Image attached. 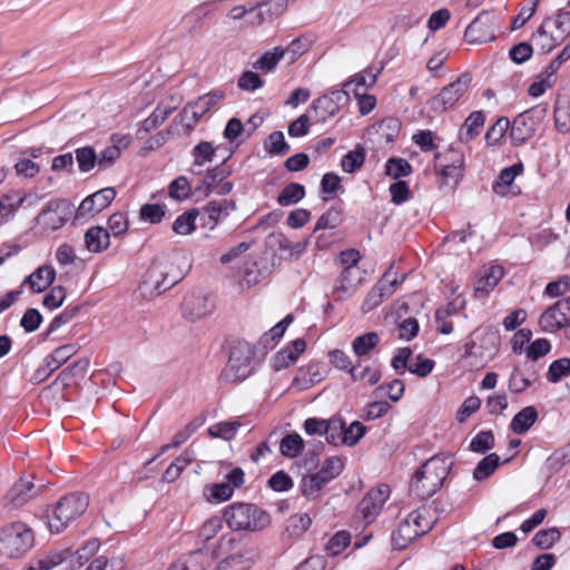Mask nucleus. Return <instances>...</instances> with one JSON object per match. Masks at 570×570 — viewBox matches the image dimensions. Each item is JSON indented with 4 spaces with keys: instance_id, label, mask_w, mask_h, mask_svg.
Here are the masks:
<instances>
[{
    "instance_id": "61",
    "label": "nucleus",
    "mask_w": 570,
    "mask_h": 570,
    "mask_svg": "<svg viewBox=\"0 0 570 570\" xmlns=\"http://www.w3.org/2000/svg\"><path fill=\"white\" fill-rule=\"evenodd\" d=\"M494 446V435L492 431L479 432L470 442V450L476 453H485Z\"/></svg>"
},
{
    "instance_id": "56",
    "label": "nucleus",
    "mask_w": 570,
    "mask_h": 570,
    "mask_svg": "<svg viewBox=\"0 0 570 570\" xmlns=\"http://www.w3.org/2000/svg\"><path fill=\"white\" fill-rule=\"evenodd\" d=\"M510 127V121L507 117L499 118L487 131L485 141L490 146L498 145L504 137Z\"/></svg>"
},
{
    "instance_id": "5",
    "label": "nucleus",
    "mask_w": 570,
    "mask_h": 570,
    "mask_svg": "<svg viewBox=\"0 0 570 570\" xmlns=\"http://www.w3.org/2000/svg\"><path fill=\"white\" fill-rule=\"evenodd\" d=\"M464 153L458 147L451 145L434 154V169L440 177V186H458L464 177Z\"/></svg>"
},
{
    "instance_id": "33",
    "label": "nucleus",
    "mask_w": 570,
    "mask_h": 570,
    "mask_svg": "<svg viewBox=\"0 0 570 570\" xmlns=\"http://www.w3.org/2000/svg\"><path fill=\"white\" fill-rule=\"evenodd\" d=\"M537 419V409L532 405L525 406L512 417L510 429L517 434H523L535 423Z\"/></svg>"
},
{
    "instance_id": "44",
    "label": "nucleus",
    "mask_w": 570,
    "mask_h": 570,
    "mask_svg": "<svg viewBox=\"0 0 570 570\" xmlns=\"http://www.w3.org/2000/svg\"><path fill=\"white\" fill-rule=\"evenodd\" d=\"M28 199L29 197L22 196L17 190H11L10 193L1 196L0 208L3 210V217L9 218L12 216Z\"/></svg>"
},
{
    "instance_id": "46",
    "label": "nucleus",
    "mask_w": 570,
    "mask_h": 570,
    "mask_svg": "<svg viewBox=\"0 0 570 570\" xmlns=\"http://www.w3.org/2000/svg\"><path fill=\"white\" fill-rule=\"evenodd\" d=\"M344 469V462L340 456L327 458L316 474L327 484L337 478Z\"/></svg>"
},
{
    "instance_id": "3",
    "label": "nucleus",
    "mask_w": 570,
    "mask_h": 570,
    "mask_svg": "<svg viewBox=\"0 0 570 570\" xmlns=\"http://www.w3.org/2000/svg\"><path fill=\"white\" fill-rule=\"evenodd\" d=\"M88 504L89 498L83 493L76 492L62 497L47 515L50 531L59 533L65 530L70 522L83 514Z\"/></svg>"
},
{
    "instance_id": "9",
    "label": "nucleus",
    "mask_w": 570,
    "mask_h": 570,
    "mask_svg": "<svg viewBox=\"0 0 570 570\" xmlns=\"http://www.w3.org/2000/svg\"><path fill=\"white\" fill-rule=\"evenodd\" d=\"M225 98V94L220 90L210 91L199 97L197 100L189 102L174 119L187 129L193 130L198 120L214 108L220 100Z\"/></svg>"
},
{
    "instance_id": "26",
    "label": "nucleus",
    "mask_w": 570,
    "mask_h": 570,
    "mask_svg": "<svg viewBox=\"0 0 570 570\" xmlns=\"http://www.w3.org/2000/svg\"><path fill=\"white\" fill-rule=\"evenodd\" d=\"M485 116L482 111H473L464 120L459 130L458 138L461 142L468 144L480 135L484 126Z\"/></svg>"
},
{
    "instance_id": "25",
    "label": "nucleus",
    "mask_w": 570,
    "mask_h": 570,
    "mask_svg": "<svg viewBox=\"0 0 570 570\" xmlns=\"http://www.w3.org/2000/svg\"><path fill=\"white\" fill-rule=\"evenodd\" d=\"M419 537H421L420 532L415 529V525H413L407 515L399 523L396 530L392 532L391 540L395 549L402 550Z\"/></svg>"
},
{
    "instance_id": "8",
    "label": "nucleus",
    "mask_w": 570,
    "mask_h": 570,
    "mask_svg": "<svg viewBox=\"0 0 570 570\" xmlns=\"http://www.w3.org/2000/svg\"><path fill=\"white\" fill-rule=\"evenodd\" d=\"M547 111V105H537L519 114L513 119L510 128L512 145L521 146L530 139L535 134L541 121L544 119Z\"/></svg>"
},
{
    "instance_id": "42",
    "label": "nucleus",
    "mask_w": 570,
    "mask_h": 570,
    "mask_svg": "<svg viewBox=\"0 0 570 570\" xmlns=\"http://www.w3.org/2000/svg\"><path fill=\"white\" fill-rule=\"evenodd\" d=\"M305 197V187L298 183L287 184L277 196V203L283 206L297 204Z\"/></svg>"
},
{
    "instance_id": "24",
    "label": "nucleus",
    "mask_w": 570,
    "mask_h": 570,
    "mask_svg": "<svg viewBox=\"0 0 570 570\" xmlns=\"http://www.w3.org/2000/svg\"><path fill=\"white\" fill-rule=\"evenodd\" d=\"M525 365H528L525 371L515 366L510 374L508 387L514 394L524 392L537 381L538 374L534 364L525 363Z\"/></svg>"
},
{
    "instance_id": "20",
    "label": "nucleus",
    "mask_w": 570,
    "mask_h": 570,
    "mask_svg": "<svg viewBox=\"0 0 570 570\" xmlns=\"http://www.w3.org/2000/svg\"><path fill=\"white\" fill-rule=\"evenodd\" d=\"M42 487L43 484L37 487L32 481L21 478L8 491L6 500L13 507H21L37 497Z\"/></svg>"
},
{
    "instance_id": "40",
    "label": "nucleus",
    "mask_w": 570,
    "mask_h": 570,
    "mask_svg": "<svg viewBox=\"0 0 570 570\" xmlns=\"http://www.w3.org/2000/svg\"><path fill=\"white\" fill-rule=\"evenodd\" d=\"M539 324L542 331L553 333L564 327L568 324V322L551 305L540 316Z\"/></svg>"
},
{
    "instance_id": "17",
    "label": "nucleus",
    "mask_w": 570,
    "mask_h": 570,
    "mask_svg": "<svg viewBox=\"0 0 570 570\" xmlns=\"http://www.w3.org/2000/svg\"><path fill=\"white\" fill-rule=\"evenodd\" d=\"M364 279V272L361 267L343 268L335 281L333 295L335 299H346Z\"/></svg>"
},
{
    "instance_id": "49",
    "label": "nucleus",
    "mask_w": 570,
    "mask_h": 570,
    "mask_svg": "<svg viewBox=\"0 0 570 570\" xmlns=\"http://www.w3.org/2000/svg\"><path fill=\"white\" fill-rule=\"evenodd\" d=\"M205 493L209 502L219 503L229 500L234 494V490L230 483L222 482L207 485Z\"/></svg>"
},
{
    "instance_id": "14",
    "label": "nucleus",
    "mask_w": 570,
    "mask_h": 570,
    "mask_svg": "<svg viewBox=\"0 0 570 570\" xmlns=\"http://www.w3.org/2000/svg\"><path fill=\"white\" fill-rule=\"evenodd\" d=\"M116 197V190L112 187L102 188L87 196L79 205L76 212V218H89L107 208Z\"/></svg>"
},
{
    "instance_id": "1",
    "label": "nucleus",
    "mask_w": 570,
    "mask_h": 570,
    "mask_svg": "<svg viewBox=\"0 0 570 570\" xmlns=\"http://www.w3.org/2000/svg\"><path fill=\"white\" fill-rule=\"evenodd\" d=\"M224 521L232 531L257 532L267 528L271 515L254 503L234 502L224 509Z\"/></svg>"
},
{
    "instance_id": "35",
    "label": "nucleus",
    "mask_w": 570,
    "mask_h": 570,
    "mask_svg": "<svg viewBox=\"0 0 570 570\" xmlns=\"http://www.w3.org/2000/svg\"><path fill=\"white\" fill-rule=\"evenodd\" d=\"M175 109V106L159 104L156 109L142 121L140 130L145 132L155 130L167 120V118Z\"/></svg>"
},
{
    "instance_id": "2",
    "label": "nucleus",
    "mask_w": 570,
    "mask_h": 570,
    "mask_svg": "<svg viewBox=\"0 0 570 570\" xmlns=\"http://www.w3.org/2000/svg\"><path fill=\"white\" fill-rule=\"evenodd\" d=\"M449 470L450 464L444 459L431 458L415 472L410 491L422 500L429 499L441 489Z\"/></svg>"
},
{
    "instance_id": "53",
    "label": "nucleus",
    "mask_w": 570,
    "mask_h": 570,
    "mask_svg": "<svg viewBox=\"0 0 570 570\" xmlns=\"http://www.w3.org/2000/svg\"><path fill=\"white\" fill-rule=\"evenodd\" d=\"M75 154L79 170L82 173H88L98 165V155L90 146L77 148Z\"/></svg>"
},
{
    "instance_id": "63",
    "label": "nucleus",
    "mask_w": 570,
    "mask_h": 570,
    "mask_svg": "<svg viewBox=\"0 0 570 570\" xmlns=\"http://www.w3.org/2000/svg\"><path fill=\"white\" fill-rule=\"evenodd\" d=\"M351 542V535L346 531L336 532L326 543L325 550L330 556L340 554Z\"/></svg>"
},
{
    "instance_id": "18",
    "label": "nucleus",
    "mask_w": 570,
    "mask_h": 570,
    "mask_svg": "<svg viewBox=\"0 0 570 570\" xmlns=\"http://www.w3.org/2000/svg\"><path fill=\"white\" fill-rule=\"evenodd\" d=\"M213 311V304L207 296L200 292L187 294L181 303L183 316L195 322Z\"/></svg>"
},
{
    "instance_id": "28",
    "label": "nucleus",
    "mask_w": 570,
    "mask_h": 570,
    "mask_svg": "<svg viewBox=\"0 0 570 570\" xmlns=\"http://www.w3.org/2000/svg\"><path fill=\"white\" fill-rule=\"evenodd\" d=\"M85 245L90 253H101L110 245V234L101 226L90 227L85 234Z\"/></svg>"
},
{
    "instance_id": "29",
    "label": "nucleus",
    "mask_w": 570,
    "mask_h": 570,
    "mask_svg": "<svg viewBox=\"0 0 570 570\" xmlns=\"http://www.w3.org/2000/svg\"><path fill=\"white\" fill-rule=\"evenodd\" d=\"M307 112L312 116L313 122H325L338 112V107L322 96L312 102Z\"/></svg>"
},
{
    "instance_id": "64",
    "label": "nucleus",
    "mask_w": 570,
    "mask_h": 570,
    "mask_svg": "<svg viewBox=\"0 0 570 570\" xmlns=\"http://www.w3.org/2000/svg\"><path fill=\"white\" fill-rule=\"evenodd\" d=\"M166 214V206L160 204H145L140 208V218L150 224H158Z\"/></svg>"
},
{
    "instance_id": "39",
    "label": "nucleus",
    "mask_w": 570,
    "mask_h": 570,
    "mask_svg": "<svg viewBox=\"0 0 570 570\" xmlns=\"http://www.w3.org/2000/svg\"><path fill=\"white\" fill-rule=\"evenodd\" d=\"M379 343V334L376 332H367L353 340L352 350L358 360H361V357L366 356Z\"/></svg>"
},
{
    "instance_id": "30",
    "label": "nucleus",
    "mask_w": 570,
    "mask_h": 570,
    "mask_svg": "<svg viewBox=\"0 0 570 570\" xmlns=\"http://www.w3.org/2000/svg\"><path fill=\"white\" fill-rule=\"evenodd\" d=\"M233 169L227 164L226 159H223L222 164L208 170L206 176L202 181V186L198 189L205 188L204 191L206 195L214 191L216 187H218L219 183H223L230 174Z\"/></svg>"
},
{
    "instance_id": "60",
    "label": "nucleus",
    "mask_w": 570,
    "mask_h": 570,
    "mask_svg": "<svg viewBox=\"0 0 570 570\" xmlns=\"http://www.w3.org/2000/svg\"><path fill=\"white\" fill-rule=\"evenodd\" d=\"M194 167L203 166L205 163L214 160L216 149L208 141H202L193 148Z\"/></svg>"
},
{
    "instance_id": "37",
    "label": "nucleus",
    "mask_w": 570,
    "mask_h": 570,
    "mask_svg": "<svg viewBox=\"0 0 570 570\" xmlns=\"http://www.w3.org/2000/svg\"><path fill=\"white\" fill-rule=\"evenodd\" d=\"M305 443L298 433L286 434L279 443V452L288 459L297 458L304 450Z\"/></svg>"
},
{
    "instance_id": "15",
    "label": "nucleus",
    "mask_w": 570,
    "mask_h": 570,
    "mask_svg": "<svg viewBox=\"0 0 570 570\" xmlns=\"http://www.w3.org/2000/svg\"><path fill=\"white\" fill-rule=\"evenodd\" d=\"M235 209L236 205L233 200H210L199 210L202 226L213 230Z\"/></svg>"
},
{
    "instance_id": "62",
    "label": "nucleus",
    "mask_w": 570,
    "mask_h": 570,
    "mask_svg": "<svg viewBox=\"0 0 570 570\" xmlns=\"http://www.w3.org/2000/svg\"><path fill=\"white\" fill-rule=\"evenodd\" d=\"M239 426L238 422H219L210 426L208 431L212 436L228 441L236 435Z\"/></svg>"
},
{
    "instance_id": "48",
    "label": "nucleus",
    "mask_w": 570,
    "mask_h": 570,
    "mask_svg": "<svg viewBox=\"0 0 570 570\" xmlns=\"http://www.w3.org/2000/svg\"><path fill=\"white\" fill-rule=\"evenodd\" d=\"M266 153L272 156H283L289 151V145L285 141L282 131H273L264 144Z\"/></svg>"
},
{
    "instance_id": "59",
    "label": "nucleus",
    "mask_w": 570,
    "mask_h": 570,
    "mask_svg": "<svg viewBox=\"0 0 570 570\" xmlns=\"http://www.w3.org/2000/svg\"><path fill=\"white\" fill-rule=\"evenodd\" d=\"M342 223V212L338 208L332 207L326 210L316 222L314 232L320 229H334Z\"/></svg>"
},
{
    "instance_id": "38",
    "label": "nucleus",
    "mask_w": 570,
    "mask_h": 570,
    "mask_svg": "<svg viewBox=\"0 0 570 570\" xmlns=\"http://www.w3.org/2000/svg\"><path fill=\"white\" fill-rule=\"evenodd\" d=\"M549 22L550 19L544 20L532 36L535 46L539 47L543 53L550 52L561 41L558 35L554 36L547 32L546 28Z\"/></svg>"
},
{
    "instance_id": "23",
    "label": "nucleus",
    "mask_w": 570,
    "mask_h": 570,
    "mask_svg": "<svg viewBox=\"0 0 570 570\" xmlns=\"http://www.w3.org/2000/svg\"><path fill=\"white\" fill-rule=\"evenodd\" d=\"M111 145L107 146L98 155V167L100 169L109 168L120 157L121 150L129 146V137L114 134L110 137Z\"/></svg>"
},
{
    "instance_id": "19",
    "label": "nucleus",
    "mask_w": 570,
    "mask_h": 570,
    "mask_svg": "<svg viewBox=\"0 0 570 570\" xmlns=\"http://www.w3.org/2000/svg\"><path fill=\"white\" fill-rule=\"evenodd\" d=\"M522 170L523 166L521 163L503 168L498 179L492 184L493 193L502 197L517 196L520 194V189L513 186V181Z\"/></svg>"
},
{
    "instance_id": "7",
    "label": "nucleus",
    "mask_w": 570,
    "mask_h": 570,
    "mask_svg": "<svg viewBox=\"0 0 570 570\" xmlns=\"http://www.w3.org/2000/svg\"><path fill=\"white\" fill-rule=\"evenodd\" d=\"M236 543L237 539L234 535L223 534L217 542L216 549H214L212 553L204 548H198L180 557L168 570H206L213 559L217 557V549L232 550Z\"/></svg>"
},
{
    "instance_id": "57",
    "label": "nucleus",
    "mask_w": 570,
    "mask_h": 570,
    "mask_svg": "<svg viewBox=\"0 0 570 570\" xmlns=\"http://www.w3.org/2000/svg\"><path fill=\"white\" fill-rule=\"evenodd\" d=\"M344 421L340 416H333L326 422L325 439L328 443L337 445L342 443L344 434Z\"/></svg>"
},
{
    "instance_id": "34",
    "label": "nucleus",
    "mask_w": 570,
    "mask_h": 570,
    "mask_svg": "<svg viewBox=\"0 0 570 570\" xmlns=\"http://www.w3.org/2000/svg\"><path fill=\"white\" fill-rule=\"evenodd\" d=\"M410 521L415 525V529L421 535L428 533L436 522L438 518L434 517L431 507L422 505L410 514Z\"/></svg>"
},
{
    "instance_id": "43",
    "label": "nucleus",
    "mask_w": 570,
    "mask_h": 570,
    "mask_svg": "<svg viewBox=\"0 0 570 570\" xmlns=\"http://www.w3.org/2000/svg\"><path fill=\"white\" fill-rule=\"evenodd\" d=\"M293 322V316L287 315L268 332H266L259 340L264 348H273L276 342L284 335L287 326Z\"/></svg>"
},
{
    "instance_id": "6",
    "label": "nucleus",
    "mask_w": 570,
    "mask_h": 570,
    "mask_svg": "<svg viewBox=\"0 0 570 570\" xmlns=\"http://www.w3.org/2000/svg\"><path fill=\"white\" fill-rule=\"evenodd\" d=\"M254 356V348L248 343H238L233 346L229 360L222 371V380L227 383H236L246 380L254 372L252 365Z\"/></svg>"
},
{
    "instance_id": "55",
    "label": "nucleus",
    "mask_w": 570,
    "mask_h": 570,
    "mask_svg": "<svg viewBox=\"0 0 570 570\" xmlns=\"http://www.w3.org/2000/svg\"><path fill=\"white\" fill-rule=\"evenodd\" d=\"M190 193L191 187L185 176L177 177L168 186V196L178 202L187 199Z\"/></svg>"
},
{
    "instance_id": "21",
    "label": "nucleus",
    "mask_w": 570,
    "mask_h": 570,
    "mask_svg": "<svg viewBox=\"0 0 570 570\" xmlns=\"http://www.w3.org/2000/svg\"><path fill=\"white\" fill-rule=\"evenodd\" d=\"M288 3L286 0H265L256 3L253 10H256L255 16L249 20V24L258 27L263 24L267 19H273L282 16Z\"/></svg>"
},
{
    "instance_id": "12",
    "label": "nucleus",
    "mask_w": 570,
    "mask_h": 570,
    "mask_svg": "<svg viewBox=\"0 0 570 570\" xmlns=\"http://www.w3.org/2000/svg\"><path fill=\"white\" fill-rule=\"evenodd\" d=\"M472 81L469 72L461 73L454 81L443 87L438 96L433 98V105L440 106L443 110L453 107L466 92Z\"/></svg>"
},
{
    "instance_id": "4",
    "label": "nucleus",
    "mask_w": 570,
    "mask_h": 570,
    "mask_svg": "<svg viewBox=\"0 0 570 570\" xmlns=\"http://www.w3.org/2000/svg\"><path fill=\"white\" fill-rule=\"evenodd\" d=\"M32 530L22 522H13L0 529V554L8 559L24 556L33 546Z\"/></svg>"
},
{
    "instance_id": "52",
    "label": "nucleus",
    "mask_w": 570,
    "mask_h": 570,
    "mask_svg": "<svg viewBox=\"0 0 570 570\" xmlns=\"http://www.w3.org/2000/svg\"><path fill=\"white\" fill-rule=\"evenodd\" d=\"M412 166L404 158L391 157L385 164V174L394 179L411 175Z\"/></svg>"
},
{
    "instance_id": "32",
    "label": "nucleus",
    "mask_w": 570,
    "mask_h": 570,
    "mask_svg": "<svg viewBox=\"0 0 570 570\" xmlns=\"http://www.w3.org/2000/svg\"><path fill=\"white\" fill-rule=\"evenodd\" d=\"M553 115L556 129L561 134H568L570 131V97H557Z\"/></svg>"
},
{
    "instance_id": "51",
    "label": "nucleus",
    "mask_w": 570,
    "mask_h": 570,
    "mask_svg": "<svg viewBox=\"0 0 570 570\" xmlns=\"http://www.w3.org/2000/svg\"><path fill=\"white\" fill-rule=\"evenodd\" d=\"M364 161L365 150L362 147H357L343 156L341 167L345 173L352 174L358 170L364 165Z\"/></svg>"
},
{
    "instance_id": "45",
    "label": "nucleus",
    "mask_w": 570,
    "mask_h": 570,
    "mask_svg": "<svg viewBox=\"0 0 570 570\" xmlns=\"http://www.w3.org/2000/svg\"><path fill=\"white\" fill-rule=\"evenodd\" d=\"M500 465V458L497 453H491L484 456L475 466L473 471V479L483 481L488 479Z\"/></svg>"
},
{
    "instance_id": "27",
    "label": "nucleus",
    "mask_w": 570,
    "mask_h": 570,
    "mask_svg": "<svg viewBox=\"0 0 570 570\" xmlns=\"http://www.w3.org/2000/svg\"><path fill=\"white\" fill-rule=\"evenodd\" d=\"M504 271L501 266L489 267L483 275L476 281L474 294L476 297L487 296L503 277Z\"/></svg>"
},
{
    "instance_id": "41",
    "label": "nucleus",
    "mask_w": 570,
    "mask_h": 570,
    "mask_svg": "<svg viewBox=\"0 0 570 570\" xmlns=\"http://www.w3.org/2000/svg\"><path fill=\"white\" fill-rule=\"evenodd\" d=\"M285 56L286 51H284V48L274 47L272 50L264 52L261 58L253 63V68L265 72L273 71Z\"/></svg>"
},
{
    "instance_id": "10",
    "label": "nucleus",
    "mask_w": 570,
    "mask_h": 570,
    "mask_svg": "<svg viewBox=\"0 0 570 570\" xmlns=\"http://www.w3.org/2000/svg\"><path fill=\"white\" fill-rule=\"evenodd\" d=\"M499 17L494 11L480 12L466 27L464 38L470 43H483L495 39Z\"/></svg>"
},
{
    "instance_id": "13",
    "label": "nucleus",
    "mask_w": 570,
    "mask_h": 570,
    "mask_svg": "<svg viewBox=\"0 0 570 570\" xmlns=\"http://www.w3.org/2000/svg\"><path fill=\"white\" fill-rule=\"evenodd\" d=\"M170 269V266L161 263H154L149 267L142 284L150 294L159 295L178 282L176 276L169 275Z\"/></svg>"
},
{
    "instance_id": "11",
    "label": "nucleus",
    "mask_w": 570,
    "mask_h": 570,
    "mask_svg": "<svg viewBox=\"0 0 570 570\" xmlns=\"http://www.w3.org/2000/svg\"><path fill=\"white\" fill-rule=\"evenodd\" d=\"M402 282L396 275L392 277V271H386L379 282L371 288L362 304L363 313H367L381 305L395 292L397 285Z\"/></svg>"
},
{
    "instance_id": "58",
    "label": "nucleus",
    "mask_w": 570,
    "mask_h": 570,
    "mask_svg": "<svg viewBox=\"0 0 570 570\" xmlns=\"http://www.w3.org/2000/svg\"><path fill=\"white\" fill-rule=\"evenodd\" d=\"M380 70L368 68L361 73H357L352 80L348 82L353 83L352 90L355 91H366V89L373 86L376 82Z\"/></svg>"
},
{
    "instance_id": "31",
    "label": "nucleus",
    "mask_w": 570,
    "mask_h": 570,
    "mask_svg": "<svg viewBox=\"0 0 570 570\" xmlns=\"http://www.w3.org/2000/svg\"><path fill=\"white\" fill-rule=\"evenodd\" d=\"M350 375L354 382H365L368 385L377 384L382 377L379 367L371 364L363 365L362 360H357L353 365Z\"/></svg>"
},
{
    "instance_id": "50",
    "label": "nucleus",
    "mask_w": 570,
    "mask_h": 570,
    "mask_svg": "<svg viewBox=\"0 0 570 570\" xmlns=\"http://www.w3.org/2000/svg\"><path fill=\"white\" fill-rule=\"evenodd\" d=\"M326 483L316 474H309L301 481V492L309 500L316 499Z\"/></svg>"
},
{
    "instance_id": "16",
    "label": "nucleus",
    "mask_w": 570,
    "mask_h": 570,
    "mask_svg": "<svg viewBox=\"0 0 570 570\" xmlns=\"http://www.w3.org/2000/svg\"><path fill=\"white\" fill-rule=\"evenodd\" d=\"M390 495V488L382 484L371 489L360 503V512L365 523H371L381 512L383 504Z\"/></svg>"
},
{
    "instance_id": "36",
    "label": "nucleus",
    "mask_w": 570,
    "mask_h": 570,
    "mask_svg": "<svg viewBox=\"0 0 570 570\" xmlns=\"http://www.w3.org/2000/svg\"><path fill=\"white\" fill-rule=\"evenodd\" d=\"M199 216V209L191 208L179 215L173 223V232L177 235L186 236L196 229V219Z\"/></svg>"
},
{
    "instance_id": "54",
    "label": "nucleus",
    "mask_w": 570,
    "mask_h": 570,
    "mask_svg": "<svg viewBox=\"0 0 570 570\" xmlns=\"http://www.w3.org/2000/svg\"><path fill=\"white\" fill-rule=\"evenodd\" d=\"M479 357L492 358L499 350V336L492 332H485L480 337Z\"/></svg>"
},
{
    "instance_id": "22",
    "label": "nucleus",
    "mask_w": 570,
    "mask_h": 570,
    "mask_svg": "<svg viewBox=\"0 0 570 570\" xmlns=\"http://www.w3.org/2000/svg\"><path fill=\"white\" fill-rule=\"evenodd\" d=\"M56 279V269L51 265H42L28 275L22 284L29 286L33 293H42L51 286Z\"/></svg>"
},
{
    "instance_id": "47",
    "label": "nucleus",
    "mask_w": 570,
    "mask_h": 570,
    "mask_svg": "<svg viewBox=\"0 0 570 570\" xmlns=\"http://www.w3.org/2000/svg\"><path fill=\"white\" fill-rule=\"evenodd\" d=\"M224 518L214 515L207 519L198 530V541L203 544L214 539L223 529Z\"/></svg>"
}]
</instances>
